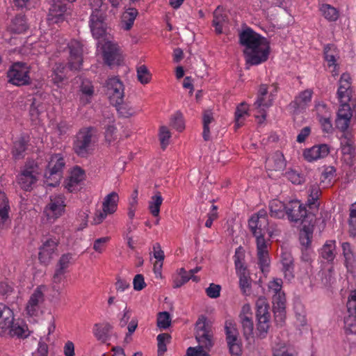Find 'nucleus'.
<instances>
[{
    "mask_svg": "<svg viewBox=\"0 0 356 356\" xmlns=\"http://www.w3.org/2000/svg\"><path fill=\"white\" fill-rule=\"evenodd\" d=\"M352 106L354 104L351 103H340L336 119V127L341 131H346L349 127L353 116Z\"/></svg>",
    "mask_w": 356,
    "mask_h": 356,
    "instance_id": "20",
    "label": "nucleus"
},
{
    "mask_svg": "<svg viewBox=\"0 0 356 356\" xmlns=\"http://www.w3.org/2000/svg\"><path fill=\"white\" fill-rule=\"evenodd\" d=\"M172 127L177 129L178 131H182L184 128V122L182 115L179 113H177L171 119Z\"/></svg>",
    "mask_w": 356,
    "mask_h": 356,
    "instance_id": "63",
    "label": "nucleus"
},
{
    "mask_svg": "<svg viewBox=\"0 0 356 356\" xmlns=\"http://www.w3.org/2000/svg\"><path fill=\"white\" fill-rule=\"evenodd\" d=\"M240 321L243 328V336L247 340H249L250 338L253 337L254 323L252 317H246L243 315L241 316Z\"/></svg>",
    "mask_w": 356,
    "mask_h": 356,
    "instance_id": "46",
    "label": "nucleus"
},
{
    "mask_svg": "<svg viewBox=\"0 0 356 356\" xmlns=\"http://www.w3.org/2000/svg\"><path fill=\"white\" fill-rule=\"evenodd\" d=\"M273 95H268L267 85L261 84L258 90L257 100L254 104V108L257 111L254 116L258 120L259 123H262L266 120V109L273 104Z\"/></svg>",
    "mask_w": 356,
    "mask_h": 356,
    "instance_id": "11",
    "label": "nucleus"
},
{
    "mask_svg": "<svg viewBox=\"0 0 356 356\" xmlns=\"http://www.w3.org/2000/svg\"><path fill=\"white\" fill-rule=\"evenodd\" d=\"M111 326L108 323H96L94 325L92 332L97 340L106 342Z\"/></svg>",
    "mask_w": 356,
    "mask_h": 356,
    "instance_id": "39",
    "label": "nucleus"
},
{
    "mask_svg": "<svg viewBox=\"0 0 356 356\" xmlns=\"http://www.w3.org/2000/svg\"><path fill=\"white\" fill-rule=\"evenodd\" d=\"M319 10L325 19L329 22H336L339 17V10L334 6L327 3H322L320 5Z\"/></svg>",
    "mask_w": 356,
    "mask_h": 356,
    "instance_id": "40",
    "label": "nucleus"
},
{
    "mask_svg": "<svg viewBox=\"0 0 356 356\" xmlns=\"http://www.w3.org/2000/svg\"><path fill=\"white\" fill-rule=\"evenodd\" d=\"M106 13L91 14L89 25L92 36L96 39L102 38L106 32L104 19Z\"/></svg>",
    "mask_w": 356,
    "mask_h": 356,
    "instance_id": "24",
    "label": "nucleus"
},
{
    "mask_svg": "<svg viewBox=\"0 0 356 356\" xmlns=\"http://www.w3.org/2000/svg\"><path fill=\"white\" fill-rule=\"evenodd\" d=\"M239 40L245 47L243 53L248 64L257 65L267 60L270 47L265 38L246 28L239 34Z\"/></svg>",
    "mask_w": 356,
    "mask_h": 356,
    "instance_id": "2",
    "label": "nucleus"
},
{
    "mask_svg": "<svg viewBox=\"0 0 356 356\" xmlns=\"http://www.w3.org/2000/svg\"><path fill=\"white\" fill-rule=\"evenodd\" d=\"M255 308L257 334L261 339H264L270 327V306L265 298L260 297L256 301Z\"/></svg>",
    "mask_w": 356,
    "mask_h": 356,
    "instance_id": "8",
    "label": "nucleus"
},
{
    "mask_svg": "<svg viewBox=\"0 0 356 356\" xmlns=\"http://www.w3.org/2000/svg\"><path fill=\"white\" fill-rule=\"evenodd\" d=\"M351 78L349 74H341L337 90V97L340 103H351L354 104L352 99L353 89L351 87Z\"/></svg>",
    "mask_w": 356,
    "mask_h": 356,
    "instance_id": "19",
    "label": "nucleus"
},
{
    "mask_svg": "<svg viewBox=\"0 0 356 356\" xmlns=\"http://www.w3.org/2000/svg\"><path fill=\"white\" fill-rule=\"evenodd\" d=\"M42 286L37 287L27 302L26 311L30 316L38 315L40 309V304L44 300V296L42 290Z\"/></svg>",
    "mask_w": 356,
    "mask_h": 356,
    "instance_id": "21",
    "label": "nucleus"
},
{
    "mask_svg": "<svg viewBox=\"0 0 356 356\" xmlns=\"http://www.w3.org/2000/svg\"><path fill=\"white\" fill-rule=\"evenodd\" d=\"M65 165V159L61 154L49 156L44 175V181L48 186L55 187L59 184Z\"/></svg>",
    "mask_w": 356,
    "mask_h": 356,
    "instance_id": "6",
    "label": "nucleus"
},
{
    "mask_svg": "<svg viewBox=\"0 0 356 356\" xmlns=\"http://www.w3.org/2000/svg\"><path fill=\"white\" fill-rule=\"evenodd\" d=\"M31 67L24 62L13 63L7 71L8 82L16 86H24L31 83Z\"/></svg>",
    "mask_w": 356,
    "mask_h": 356,
    "instance_id": "7",
    "label": "nucleus"
},
{
    "mask_svg": "<svg viewBox=\"0 0 356 356\" xmlns=\"http://www.w3.org/2000/svg\"><path fill=\"white\" fill-rule=\"evenodd\" d=\"M324 57L327 63L328 67H332V72H334L337 67V60L339 56L337 49L334 44H329L325 47Z\"/></svg>",
    "mask_w": 356,
    "mask_h": 356,
    "instance_id": "35",
    "label": "nucleus"
},
{
    "mask_svg": "<svg viewBox=\"0 0 356 356\" xmlns=\"http://www.w3.org/2000/svg\"><path fill=\"white\" fill-rule=\"evenodd\" d=\"M283 282L280 278L273 279L272 281L269 282L268 286L269 289V292L273 295L278 293L283 292L282 291Z\"/></svg>",
    "mask_w": 356,
    "mask_h": 356,
    "instance_id": "64",
    "label": "nucleus"
},
{
    "mask_svg": "<svg viewBox=\"0 0 356 356\" xmlns=\"http://www.w3.org/2000/svg\"><path fill=\"white\" fill-rule=\"evenodd\" d=\"M65 46L60 45L58 48V51L69 49L70 56L68 58V67L70 70H79L83 63V45L76 40H71L65 44Z\"/></svg>",
    "mask_w": 356,
    "mask_h": 356,
    "instance_id": "13",
    "label": "nucleus"
},
{
    "mask_svg": "<svg viewBox=\"0 0 356 356\" xmlns=\"http://www.w3.org/2000/svg\"><path fill=\"white\" fill-rule=\"evenodd\" d=\"M189 281V275L184 268H181L178 270V275L173 278V287L179 288Z\"/></svg>",
    "mask_w": 356,
    "mask_h": 356,
    "instance_id": "51",
    "label": "nucleus"
},
{
    "mask_svg": "<svg viewBox=\"0 0 356 356\" xmlns=\"http://www.w3.org/2000/svg\"><path fill=\"white\" fill-rule=\"evenodd\" d=\"M10 211L8 197L4 193L0 192V232L6 229L11 223Z\"/></svg>",
    "mask_w": 356,
    "mask_h": 356,
    "instance_id": "27",
    "label": "nucleus"
},
{
    "mask_svg": "<svg viewBox=\"0 0 356 356\" xmlns=\"http://www.w3.org/2000/svg\"><path fill=\"white\" fill-rule=\"evenodd\" d=\"M163 200V199L160 192L156 193L155 195L151 197L149 202L148 209L153 216L157 217L159 216L160 208Z\"/></svg>",
    "mask_w": 356,
    "mask_h": 356,
    "instance_id": "45",
    "label": "nucleus"
},
{
    "mask_svg": "<svg viewBox=\"0 0 356 356\" xmlns=\"http://www.w3.org/2000/svg\"><path fill=\"white\" fill-rule=\"evenodd\" d=\"M336 170L332 166L326 167L322 172L320 180L322 183H325V186L331 184L332 179L334 178Z\"/></svg>",
    "mask_w": 356,
    "mask_h": 356,
    "instance_id": "54",
    "label": "nucleus"
},
{
    "mask_svg": "<svg viewBox=\"0 0 356 356\" xmlns=\"http://www.w3.org/2000/svg\"><path fill=\"white\" fill-rule=\"evenodd\" d=\"M286 166L285 159L283 154L277 151L270 154L266 160L265 167L268 170L280 171Z\"/></svg>",
    "mask_w": 356,
    "mask_h": 356,
    "instance_id": "30",
    "label": "nucleus"
},
{
    "mask_svg": "<svg viewBox=\"0 0 356 356\" xmlns=\"http://www.w3.org/2000/svg\"><path fill=\"white\" fill-rule=\"evenodd\" d=\"M268 224L267 212L264 209L252 215L248 220V227L256 238L258 265L263 273L269 271L270 266L268 243L264 236L266 234H268L270 238L273 235V232L268 227Z\"/></svg>",
    "mask_w": 356,
    "mask_h": 356,
    "instance_id": "1",
    "label": "nucleus"
},
{
    "mask_svg": "<svg viewBox=\"0 0 356 356\" xmlns=\"http://www.w3.org/2000/svg\"><path fill=\"white\" fill-rule=\"evenodd\" d=\"M105 0H88L89 6L92 10L91 14L106 13L108 6Z\"/></svg>",
    "mask_w": 356,
    "mask_h": 356,
    "instance_id": "52",
    "label": "nucleus"
},
{
    "mask_svg": "<svg viewBox=\"0 0 356 356\" xmlns=\"http://www.w3.org/2000/svg\"><path fill=\"white\" fill-rule=\"evenodd\" d=\"M151 74L147 67L144 65H142L137 67V77L138 80L142 84H147L151 80Z\"/></svg>",
    "mask_w": 356,
    "mask_h": 356,
    "instance_id": "56",
    "label": "nucleus"
},
{
    "mask_svg": "<svg viewBox=\"0 0 356 356\" xmlns=\"http://www.w3.org/2000/svg\"><path fill=\"white\" fill-rule=\"evenodd\" d=\"M313 236V229L307 226H304L300 234V241L302 248H310Z\"/></svg>",
    "mask_w": 356,
    "mask_h": 356,
    "instance_id": "50",
    "label": "nucleus"
},
{
    "mask_svg": "<svg viewBox=\"0 0 356 356\" xmlns=\"http://www.w3.org/2000/svg\"><path fill=\"white\" fill-rule=\"evenodd\" d=\"M330 153V147L326 144L314 145L303 151V157L308 162H314L326 157Z\"/></svg>",
    "mask_w": 356,
    "mask_h": 356,
    "instance_id": "23",
    "label": "nucleus"
},
{
    "mask_svg": "<svg viewBox=\"0 0 356 356\" xmlns=\"http://www.w3.org/2000/svg\"><path fill=\"white\" fill-rule=\"evenodd\" d=\"M240 247L236 250L234 261L236 274L239 278V286L244 295H248L251 290L252 280L250 273L244 265V254Z\"/></svg>",
    "mask_w": 356,
    "mask_h": 356,
    "instance_id": "9",
    "label": "nucleus"
},
{
    "mask_svg": "<svg viewBox=\"0 0 356 356\" xmlns=\"http://www.w3.org/2000/svg\"><path fill=\"white\" fill-rule=\"evenodd\" d=\"M67 78L66 65L63 63H56L52 68L51 74L52 82L59 86Z\"/></svg>",
    "mask_w": 356,
    "mask_h": 356,
    "instance_id": "31",
    "label": "nucleus"
},
{
    "mask_svg": "<svg viewBox=\"0 0 356 356\" xmlns=\"http://www.w3.org/2000/svg\"><path fill=\"white\" fill-rule=\"evenodd\" d=\"M313 94L312 89H306L299 92L289 105L293 113L299 114L305 111L310 105Z\"/></svg>",
    "mask_w": 356,
    "mask_h": 356,
    "instance_id": "16",
    "label": "nucleus"
},
{
    "mask_svg": "<svg viewBox=\"0 0 356 356\" xmlns=\"http://www.w3.org/2000/svg\"><path fill=\"white\" fill-rule=\"evenodd\" d=\"M85 171L79 166L74 167L68 179L65 181V187L70 193L78 190L81 181L85 179Z\"/></svg>",
    "mask_w": 356,
    "mask_h": 356,
    "instance_id": "26",
    "label": "nucleus"
},
{
    "mask_svg": "<svg viewBox=\"0 0 356 356\" xmlns=\"http://www.w3.org/2000/svg\"><path fill=\"white\" fill-rule=\"evenodd\" d=\"M14 319V314L5 304L0 302V328L6 330L8 326L12 324Z\"/></svg>",
    "mask_w": 356,
    "mask_h": 356,
    "instance_id": "33",
    "label": "nucleus"
},
{
    "mask_svg": "<svg viewBox=\"0 0 356 356\" xmlns=\"http://www.w3.org/2000/svg\"><path fill=\"white\" fill-rule=\"evenodd\" d=\"M287 204L279 200H273L269 203L270 215L275 218H284L286 216Z\"/></svg>",
    "mask_w": 356,
    "mask_h": 356,
    "instance_id": "32",
    "label": "nucleus"
},
{
    "mask_svg": "<svg viewBox=\"0 0 356 356\" xmlns=\"http://www.w3.org/2000/svg\"><path fill=\"white\" fill-rule=\"evenodd\" d=\"M286 216L291 222H302L307 216V211L299 200H291L287 203Z\"/></svg>",
    "mask_w": 356,
    "mask_h": 356,
    "instance_id": "18",
    "label": "nucleus"
},
{
    "mask_svg": "<svg viewBox=\"0 0 356 356\" xmlns=\"http://www.w3.org/2000/svg\"><path fill=\"white\" fill-rule=\"evenodd\" d=\"M273 309L276 322H284L285 318L286 297L284 292L275 293L272 297Z\"/></svg>",
    "mask_w": 356,
    "mask_h": 356,
    "instance_id": "25",
    "label": "nucleus"
},
{
    "mask_svg": "<svg viewBox=\"0 0 356 356\" xmlns=\"http://www.w3.org/2000/svg\"><path fill=\"white\" fill-rule=\"evenodd\" d=\"M248 105L245 102L241 103L236 109L234 118H235V128L238 129L244 124L246 117L249 116Z\"/></svg>",
    "mask_w": 356,
    "mask_h": 356,
    "instance_id": "38",
    "label": "nucleus"
},
{
    "mask_svg": "<svg viewBox=\"0 0 356 356\" xmlns=\"http://www.w3.org/2000/svg\"><path fill=\"white\" fill-rule=\"evenodd\" d=\"M346 306L348 316L344 318L345 333L356 334V290L350 293Z\"/></svg>",
    "mask_w": 356,
    "mask_h": 356,
    "instance_id": "14",
    "label": "nucleus"
},
{
    "mask_svg": "<svg viewBox=\"0 0 356 356\" xmlns=\"http://www.w3.org/2000/svg\"><path fill=\"white\" fill-rule=\"evenodd\" d=\"M27 143L28 140L24 137H21L14 142L12 153L15 159H20L24 157Z\"/></svg>",
    "mask_w": 356,
    "mask_h": 356,
    "instance_id": "44",
    "label": "nucleus"
},
{
    "mask_svg": "<svg viewBox=\"0 0 356 356\" xmlns=\"http://www.w3.org/2000/svg\"><path fill=\"white\" fill-rule=\"evenodd\" d=\"M158 356H164L167 351V344L170 342L171 336L168 333L159 334L157 337Z\"/></svg>",
    "mask_w": 356,
    "mask_h": 356,
    "instance_id": "48",
    "label": "nucleus"
},
{
    "mask_svg": "<svg viewBox=\"0 0 356 356\" xmlns=\"http://www.w3.org/2000/svg\"><path fill=\"white\" fill-rule=\"evenodd\" d=\"M286 177L293 184H301L304 182V177L295 170H289L285 174Z\"/></svg>",
    "mask_w": 356,
    "mask_h": 356,
    "instance_id": "59",
    "label": "nucleus"
},
{
    "mask_svg": "<svg viewBox=\"0 0 356 356\" xmlns=\"http://www.w3.org/2000/svg\"><path fill=\"white\" fill-rule=\"evenodd\" d=\"M213 334L208 326L206 318L202 316L196 323L195 339L198 343L197 347H189L187 349L188 356H209L208 351L213 346Z\"/></svg>",
    "mask_w": 356,
    "mask_h": 356,
    "instance_id": "3",
    "label": "nucleus"
},
{
    "mask_svg": "<svg viewBox=\"0 0 356 356\" xmlns=\"http://www.w3.org/2000/svg\"><path fill=\"white\" fill-rule=\"evenodd\" d=\"M58 241L56 238H49L45 241L40 248L39 260L42 264L47 265L57 250Z\"/></svg>",
    "mask_w": 356,
    "mask_h": 356,
    "instance_id": "22",
    "label": "nucleus"
},
{
    "mask_svg": "<svg viewBox=\"0 0 356 356\" xmlns=\"http://www.w3.org/2000/svg\"><path fill=\"white\" fill-rule=\"evenodd\" d=\"M170 325V316L168 312H160L157 318V326L160 328L166 329Z\"/></svg>",
    "mask_w": 356,
    "mask_h": 356,
    "instance_id": "61",
    "label": "nucleus"
},
{
    "mask_svg": "<svg viewBox=\"0 0 356 356\" xmlns=\"http://www.w3.org/2000/svg\"><path fill=\"white\" fill-rule=\"evenodd\" d=\"M13 291V286L8 282H0V296H1L3 299H7Z\"/></svg>",
    "mask_w": 356,
    "mask_h": 356,
    "instance_id": "62",
    "label": "nucleus"
},
{
    "mask_svg": "<svg viewBox=\"0 0 356 356\" xmlns=\"http://www.w3.org/2000/svg\"><path fill=\"white\" fill-rule=\"evenodd\" d=\"M171 137V134L167 127L162 126L159 131V140L162 149H165L169 143V139Z\"/></svg>",
    "mask_w": 356,
    "mask_h": 356,
    "instance_id": "60",
    "label": "nucleus"
},
{
    "mask_svg": "<svg viewBox=\"0 0 356 356\" xmlns=\"http://www.w3.org/2000/svg\"><path fill=\"white\" fill-rule=\"evenodd\" d=\"M66 198L63 194L51 195L49 201L44 209L43 213L50 222H55L65 211Z\"/></svg>",
    "mask_w": 356,
    "mask_h": 356,
    "instance_id": "10",
    "label": "nucleus"
},
{
    "mask_svg": "<svg viewBox=\"0 0 356 356\" xmlns=\"http://www.w3.org/2000/svg\"><path fill=\"white\" fill-rule=\"evenodd\" d=\"M6 329H9V334L11 337H26L29 334H26L27 327L23 322H15V318L13 320L12 324L8 326Z\"/></svg>",
    "mask_w": 356,
    "mask_h": 356,
    "instance_id": "43",
    "label": "nucleus"
},
{
    "mask_svg": "<svg viewBox=\"0 0 356 356\" xmlns=\"http://www.w3.org/2000/svg\"><path fill=\"white\" fill-rule=\"evenodd\" d=\"M106 88L111 102L118 106L117 110L122 116L127 118L134 113L132 108L127 109L126 106L122 105L124 86L118 78L111 77L108 79L106 81Z\"/></svg>",
    "mask_w": 356,
    "mask_h": 356,
    "instance_id": "5",
    "label": "nucleus"
},
{
    "mask_svg": "<svg viewBox=\"0 0 356 356\" xmlns=\"http://www.w3.org/2000/svg\"><path fill=\"white\" fill-rule=\"evenodd\" d=\"M73 254L72 253L63 254L59 259L57 268L66 273L67 268L72 263Z\"/></svg>",
    "mask_w": 356,
    "mask_h": 356,
    "instance_id": "57",
    "label": "nucleus"
},
{
    "mask_svg": "<svg viewBox=\"0 0 356 356\" xmlns=\"http://www.w3.org/2000/svg\"><path fill=\"white\" fill-rule=\"evenodd\" d=\"M29 29L26 19L24 15H17L10 26V31L15 33H23Z\"/></svg>",
    "mask_w": 356,
    "mask_h": 356,
    "instance_id": "36",
    "label": "nucleus"
},
{
    "mask_svg": "<svg viewBox=\"0 0 356 356\" xmlns=\"http://www.w3.org/2000/svg\"><path fill=\"white\" fill-rule=\"evenodd\" d=\"M226 341L231 356H241L242 354V343L238 332L233 320H226L225 323Z\"/></svg>",
    "mask_w": 356,
    "mask_h": 356,
    "instance_id": "12",
    "label": "nucleus"
},
{
    "mask_svg": "<svg viewBox=\"0 0 356 356\" xmlns=\"http://www.w3.org/2000/svg\"><path fill=\"white\" fill-rule=\"evenodd\" d=\"M138 14V10L134 8H129L122 13L121 24L122 27L129 31L133 26L134 22Z\"/></svg>",
    "mask_w": 356,
    "mask_h": 356,
    "instance_id": "37",
    "label": "nucleus"
},
{
    "mask_svg": "<svg viewBox=\"0 0 356 356\" xmlns=\"http://www.w3.org/2000/svg\"><path fill=\"white\" fill-rule=\"evenodd\" d=\"M225 16L220 14L218 8L214 11L213 26L215 27V31L218 34H220L222 32V26L225 22Z\"/></svg>",
    "mask_w": 356,
    "mask_h": 356,
    "instance_id": "53",
    "label": "nucleus"
},
{
    "mask_svg": "<svg viewBox=\"0 0 356 356\" xmlns=\"http://www.w3.org/2000/svg\"><path fill=\"white\" fill-rule=\"evenodd\" d=\"M273 356H298L297 353L285 345H277L273 349Z\"/></svg>",
    "mask_w": 356,
    "mask_h": 356,
    "instance_id": "55",
    "label": "nucleus"
},
{
    "mask_svg": "<svg viewBox=\"0 0 356 356\" xmlns=\"http://www.w3.org/2000/svg\"><path fill=\"white\" fill-rule=\"evenodd\" d=\"M280 261L284 278L291 281L294 278V261L291 253L286 251L282 252Z\"/></svg>",
    "mask_w": 356,
    "mask_h": 356,
    "instance_id": "29",
    "label": "nucleus"
},
{
    "mask_svg": "<svg viewBox=\"0 0 356 356\" xmlns=\"http://www.w3.org/2000/svg\"><path fill=\"white\" fill-rule=\"evenodd\" d=\"M309 193L307 205L309 209H318L319 206L318 200L321 194L320 187L317 184L311 185L309 188Z\"/></svg>",
    "mask_w": 356,
    "mask_h": 356,
    "instance_id": "42",
    "label": "nucleus"
},
{
    "mask_svg": "<svg viewBox=\"0 0 356 356\" xmlns=\"http://www.w3.org/2000/svg\"><path fill=\"white\" fill-rule=\"evenodd\" d=\"M316 111L323 131L325 133L331 132L333 128L330 120L331 113L328 107L325 104H318L316 105Z\"/></svg>",
    "mask_w": 356,
    "mask_h": 356,
    "instance_id": "28",
    "label": "nucleus"
},
{
    "mask_svg": "<svg viewBox=\"0 0 356 356\" xmlns=\"http://www.w3.org/2000/svg\"><path fill=\"white\" fill-rule=\"evenodd\" d=\"M95 129L92 127H82L73 137L72 149L81 158H87L95 149Z\"/></svg>",
    "mask_w": 356,
    "mask_h": 356,
    "instance_id": "4",
    "label": "nucleus"
},
{
    "mask_svg": "<svg viewBox=\"0 0 356 356\" xmlns=\"http://www.w3.org/2000/svg\"><path fill=\"white\" fill-rule=\"evenodd\" d=\"M315 254L311 248H302L301 261L305 264L307 273L312 271V264L314 261Z\"/></svg>",
    "mask_w": 356,
    "mask_h": 356,
    "instance_id": "47",
    "label": "nucleus"
},
{
    "mask_svg": "<svg viewBox=\"0 0 356 356\" xmlns=\"http://www.w3.org/2000/svg\"><path fill=\"white\" fill-rule=\"evenodd\" d=\"M335 249L336 241L334 240L327 241L321 249V256L327 261H332L335 258Z\"/></svg>",
    "mask_w": 356,
    "mask_h": 356,
    "instance_id": "41",
    "label": "nucleus"
},
{
    "mask_svg": "<svg viewBox=\"0 0 356 356\" xmlns=\"http://www.w3.org/2000/svg\"><path fill=\"white\" fill-rule=\"evenodd\" d=\"M122 54L119 46L111 41L103 46V59L108 66L118 65L122 61Z\"/></svg>",
    "mask_w": 356,
    "mask_h": 356,
    "instance_id": "17",
    "label": "nucleus"
},
{
    "mask_svg": "<svg viewBox=\"0 0 356 356\" xmlns=\"http://www.w3.org/2000/svg\"><path fill=\"white\" fill-rule=\"evenodd\" d=\"M38 172L33 165L26 164L17 177V181L22 189L30 191L38 181Z\"/></svg>",
    "mask_w": 356,
    "mask_h": 356,
    "instance_id": "15",
    "label": "nucleus"
},
{
    "mask_svg": "<svg viewBox=\"0 0 356 356\" xmlns=\"http://www.w3.org/2000/svg\"><path fill=\"white\" fill-rule=\"evenodd\" d=\"M118 201V194L116 192H111L104 197L102 209L108 214H113L117 211Z\"/></svg>",
    "mask_w": 356,
    "mask_h": 356,
    "instance_id": "34",
    "label": "nucleus"
},
{
    "mask_svg": "<svg viewBox=\"0 0 356 356\" xmlns=\"http://www.w3.org/2000/svg\"><path fill=\"white\" fill-rule=\"evenodd\" d=\"M349 226H350V235L353 236H356V203L352 204L350 209L349 216Z\"/></svg>",
    "mask_w": 356,
    "mask_h": 356,
    "instance_id": "58",
    "label": "nucleus"
},
{
    "mask_svg": "<svg viewBox=\"0 0 356 356\" xmlns=\"http://www.w3.org/2000/svg\"><path fill=\"white\" fill-rule=\"evenodd\" d=\"M343 254L345 258V264L347 268L350 266H353L355 262V255L351 247V245L345 242L341 245Z\"/></svg>",
    "mask_w": 356,
    "mask_h": 356,
    "instance_id": "49",
    "label": "nucleus"
}]
</instances>
